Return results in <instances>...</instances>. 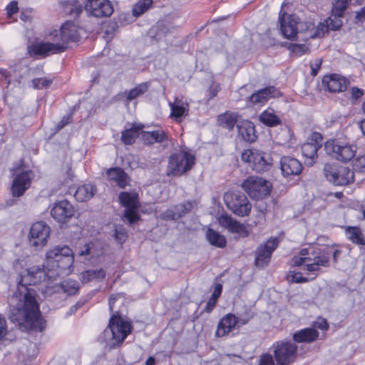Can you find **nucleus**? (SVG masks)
<instances>
[{"instance_id":"nucleus-9","label":"nucleus","mask_w":365,"mask_h":365,"mask_svg":"<svg viewBox=\"0 0 365 365\" xmlns=\"http://www.w3.org/2000/svg\"><path fill=\"white\" fill-rule=\"evenodd\" d=\"M242 160L250 163L252 170L258 173L269 170L272 165L270 154L255 149L245 150L242 154Z\"/></svg>"},{"instance_id":"nucleus-55","label":"nucleus","mask_w":365,"mask_h":365,"mask_svg":"<svg viewBox=\"0 0 365 365\" xmlns=\"http://www.w3.org/2000/svg\"><path fill=\"white\" fill-rule=\"evenodd\" d=\"M308 262H311L310 257H302L301 256H294L292 259V262L294 266H301L305 264L306 262L308 263Z\"/></svg>"},{"instance_id":"nucleus-23","label":"nucleus","mask_w":365,"mask_h":365,"mask_svg":"<svg viewBox=\"0 0 365 365\" xmlns=\"http://www.w3.org/2000/svg\"><path fill=\"white\" fill-rule=\"evenodd\" d=\"M279 21L283 36L289 40H296L297 16L284 13L282 16L279 14Z\"/></svg>"},{"instance_id":"nucleus-17","label":"nucleus","mask_w":365,"mask_h":365,"mask_svg":"<svg viewBox=\"0 0 365 365\" xmlns=\"http://www.w3.org/2000/svg\"><path fill=\"white\" fill-rule=\"evenodd\" d=\"M119 200L122 205L126 208L123 216L128 220L130 224L138 221L140 216L137 213L138 202L137 195L127 192H123L119 195Z\"/></svg>"},{"instance_id":"nucleus-35","label":"nucleus","mask_w":365,"mask_h":365,"mask_svg":"<svg viewBox=\"0 0 365 365\" xmlns=\"http://www.w3.org/2000/svg\"><path fill=\"white\" fill-rule=\"evenodd\" d=\"M259 120L267 126L274 127L280 125L282 121L275 114L273 109L268 108L264 110L259 116Z\"/></svg>"},{"instance_id":"nucleus-22","label":"nucleus","mask_w":365,"mask_h":365,"mask_svg":"<svg viewBox=\"0 0 365 365\" xmlns=\"http://www.w3.org/2000/svg\"><path fill=\"white\" fill-rule=\"evenodd\" d=\"M194 201H186L165 210L160 215L164 220H178L190 212L194 207Z\"/></svg>"},{"instance_id":"nucleus-56","label":"nucleus","mask_w":365,"mask_h":365,"mask_svg":"<svg viewBox=\"0 0 365 365\" xmlns=\"http://www.w3.org/2000/svg\"><path fill=\"white\" fill-rule=\"evenodd\" d=\"M92 244H84L79 248L78 255L81 257L91 255Z\"/></svg>"},{"instance_id":"nucleus-54","label":"nucleus","mask_w":365,"mask_h":365,"mask_svg":"<svg viewBox=\"0 0 365 365\" xmlns=\"http://www.w3.org/2000/svg\"><path fill=\"white\" fill-rule=\"evenodd\" d=\"M322 63V58H316L313 62L310 63L311 74L313 76H316L317 75L318 71L321 68Z\"/></svg>"},{"instance_id":"nucleus-3","label":"nucleus","mask_w":365,"mask_h":365,"mask_svg":"<svg viewBox=\"0 0 365 365\" xmlns=\"http://www.w3.org/2000/svg\"><path fill=\"white\" fill-rule=\"evenodd\" d=\"M125 300V296L122 293L114 294L109 299V309L112 316L108 327L112 334V344L114 346L122 344L131 331L130 322L123 317L120 309V306L124 304Z\"/></svg>"},{"instance_id":"nucleus-11","label":"nucleus","mask_w":365,"mask_h":365,"mask_svg":"<svg viewBox=\"0 0 365 365\" xmlns=\"http://www.w3.org/2000/svg\"><path fill=\"white\" fill-rule=\"evenodd\" d=\"M271 184L269 181L258 176H250L242 184L243 190L252 198H263L270 194Z\"/></svg>"},{"instance_id":"nucleus-1","label":"nucleus","mask_w":365,"mask_h":365,"mask_svg":"<svg viewBox=\"0 0 365 365\" xmlns=\"http://www.w3.org/2000/svg\"><path fill=\"white\" fill-rule=\"evenodd\" d=\"M48 277L46 270L38 266L26 269L19 276V284L24 290L19 287V290L9 299V317L21 331L36 329L41 331L45 329L46 321L41 315L36 292L27 286L40 284Z\"/></svg>"},{"instance_id":"nucleus-48","label":"nucleus","mask_w":365,"mask_h":365,"mask_svg":"<svg viewBox=\"0 0 365 365\" xmlns=\"http://www.w3.org/2000/svg\"><path fill=\"white\" fill-rule=\"evenodd\" d=\"M52 83V81L46 78H35L32 81L33 87L36 89L48 88Z\"/></svg>"},{"instance_id":"nucleus-37","label":"nucleus","mask_w":365,"mask_h":365,"mask_svg":"<svg viewBox=\"0 0 365 365\" xmlns=\"http://www.w3.org/2000/svg\"><path fill=\"white\" fill-rule=\"evenodd\" d=\"M311 256V262H314V264L324 267L329 266V256L320 249H312Z\"/></svg>"},{"instance_id":"nucleus-7","label":"nucleus","mask_w":365,"mask_h":365,"mask_svg":"<svg viewBox=\"0 0 365 365\" xmlns=\"http://www.w3.org/2000/svg\"><path fill=\"white\" fill-rule=\"evenodd\" d=\"M324 174L328 181L336 186H344L354 182V172L338 163H327Z\"/></svg>"},{"instance_id":"nucleus-40","label":"nucleus","mask_w":365,"mask_h":365,"mask_svg":"<svg viewBox=\"0 0 365 365\" xmlns=\"http://www.w3.org/2000/svg\"><path fill=\"white\" fill-rule=\"evenodd\" d=\"M347 238L353 243L363 245L365 240L360 228L357 227H347L346 229Z\"/></svg>"},{"instance_id":"nucleus-21","label":"nucleus","mask_w":365,"mask_h":365,"mask_svg":"<svg viewBox=\"0 0 365 365\" xmlns=\"http://www.w3.org/2000/svg\"><path fill=\"white\" fill-rule=\"evenodd\" d=\"M350 82L338 74L325 76L322 78V86L331 93L343 92L346 90Z\"/></svg>"},{"instance_id":"nucleus-26","label":"nucleus","mask_w":365,"mask_h":365,"mask_svg":"<svg viewBox=\"0 0 365 365\" xmlns=\"http://www.w3.org/2000/svg\"><path fill=\"white\" fill-rule=\"evenodd\" d=\"M281 95L280 91L274 86L267 87L257 91L249 98L250 103L253 105L264 104L270 98H276Z\"/></svg>"},{"instance_id":"nucleus-53","label":"nucleus","mask_w":365,"mask_h":365,"mask_svg":"<svg viewBox=\"0 0 365 365\" xmlns=\"http://www.w3.org/2000/svg\"><path fill=\"white\" fill-rule=\"evenodd\" d=\"M320 267V265L314 264V262H308V263H306L304 265L303 269L314 274L315 276L312 277V279H314L317 275V272L321 271Z\"/></svg>"},{"instance_id":"nucleus-59","label":"nucleus","mask_w":365,"mask_h":365,"mask_svg":"<svg viewBox=\"0 0 365 365\" xmlns=\"http://www.w3.org/2000/svg\"><path fill=\"white\" fill-rule=\"evenodd\" d=\"M315 327L321 330H327L329 327V325L326 319H319L315 322Z\"/></svg>"},{"instance_id":"nucleus-42","label":"nucleus","mask_w":365,"mask_h":365,"mask_svg":"<svg viewBox=\"0 0 365 365\" xmlns=\"http://www.w3.org/2000/svg\"><path fill=\"white\" fill-rule=\"evenodd\" d=\"M343 15L333 13L324 22L319 23V25H326L327 28V31L331 29L333 31L338 30L342 26V21L341 18Z\"/></svg>"},{"instance_id":"nucleus-61","label":"nucleus","mask_w":365,"mask_h":365,"mask_svg":"<svg viewBox=\"0 0 365 365\" xmlns=\"http://www.w3.org/2000/svg\"><path fill=\"white\" fill-rule=\"evenodd\" d=\"M71 122V117L70 116H64L62 120L58 123L56 126L57 130H60L62 129L65 125L68 124Z\"/></svg>"},{"instance_id":"nucleus-41","label":"nucleus","mask_w":365,"mask_h":365,"mask_svg":"<svg viewBox=\"0 0 365 365\" xmlns=\"http://www.w3.org/2000/svg\"><path fill=\"white\" fill-rule=\"evenodd\" d=\"M149 88V83L148 82L142 83L136 86L129 91H125V95L126 96L127 101H131L139 96H143Z\"/></svg>"},{"instance_id":"nucleus-28","label":"nucleus","mask_w":365,"mask_h":365,"mask_svg":"<svg viewBox=\"0 0 365 365\" xmlns=\"http://www.w3.org/2000/svg\"><path fill=\"white\" fill-rule=\"evenodd\" d=\"M141 138L146 145H153L155 143H163L168 140V135L163 130L141 131Z\"/></svg>"},{"instance_id":"nucleus-18","label":"nucleus","mask_w":365,"mask_h":365,"mask_svg":"<svg viewBox=\"0 0 365 365\" xmlns=\"http://www.w3.org/2000/svg\"><path fill=\"white\" fill-rule=\"evenodd\" d=\"M84 9L87 13L97 18L108 17L113 13V7L109 0H87Z\"/></svg>"},{"instance_id":"nucleus-60","label":"nucleus","mask_w":365,"mask_h":365,"mask_svg":"<svg viewBox=\"0 0 365 365\" xmlns=\"http://www.w3.org/2000/svg\"><path fill=\"white\" fill-rule=\"evenodd\" d=\"M7 12L9 15H11L18 11V6L17 3L16 1H11L7 6H6Z\"/></svg>"},{"instance_id":"nucleus-12","label":"nucleus","mask_w":365,"mask_h":365,"mask_svg":"<svg viewBox=\"0 0 365 365\" xmlns=\"http://www.w3.org/2000/svg\"><path fill=\"white\" fill-rule=\"evenodd\" d=\"M324 148L329 155L343 162L351 160L356 152L355 145L344 143L336 139L328 140L324 145Z\"/></svg>"},{"instance_id":"nucleus-47","label":"nucleus","mask_w":365,"mask_h":365,"mask_svg":"<svg viewBox=\"0 0 365 365\" xmlns=\"http://www.w3.org/2000/svg\"><path fill=\"white\" fill-rule=\"evenodd\" d=\"M350 0H336L333 4V13L343 15L344 11L346 9Z\"/></svg>"},{"instance_id":"nucleus-10","label":"nucleus","mask_w":365,"mask_h":365,"mask_svg":"<svg viewBox=\"0 0 365 365\" xmlns=\"http://www.w3.org/2000/svg\"><path fill=\"white\" fill-rule=\"evenodd\" d=\"M224 201L227 208L240 217L247 216L252 205L247 197L240 192H228L224 195Z\"/></svg>"},{"instance_id":"nucleus-20","label":"nucleus","mask_w":365,"mask_h":365,"mask_svg":"<svg viewBox=\"0 0 365 365\" xmlns=\"http://www.w3.org/2000/svg\"><path fill=\"white\" fill-rule=\"evenodd\" d=\"M73 205L68 200H61L55 203L51 215L58 222L64 223L74 215Z\"/></svg>"},{"instance_id":"nucleus-51","label":"nucleus","mask_w":365,"mask_h":365,"mask_svg":"<svg viewBox=\"0 0 365 365\" xmlns=\"http://www.w3.org/2000/svg\"><path fill=\"white\" fill-rule=\"evenodd\" d=\"M350 93L351 100L352 101V103L354 104L356 103L360 100V98L364 93V91L357 87H352L351 88Z\"/></svg>"},{"instance_id":"nucleus-27","label":"nucleus","mask_w":365,"mask_h":365,"mask_svg":"<svg viewBox=\"0 0 365 365\" xmlns=\"http://www.w3.org/2000/svg\"><path fill=\"white\" fill-rule=\"evenodd\" d=\"M238 136L245 142L252 143L257 139L253 123L250 120H242L237 125Z\"/></svg>"},{"instance_id":"nucleus-44","label":"nucleus","mask_w":365,"mask_h":365,"mask_svg":"<svg viewBox=\"0 0 365 365\" xmlns=\"http://www.w3.org/2000/svg\"><path fill=\"white\" fill-rule=\"evenodd\" d=\"M62 291L68 295H72L77 292L79 289L78 282L75 280L68 279L61 282Z\"/></svg>"},{"instance_id":"nucleus-57","label":"nucleus","mask_w":365,"mask_h":365,"mask_svg":"<svg viewBox=\"0 0 365 365\" xmlns=\"http://www.w3.org/2000/svg\"><path fill=\"white\" fill-rule=\"evenodd\" d=\"M293 52L302 55L307 53L309 51L308 46L304 44H294L292 45Z\"/></svg>"},{"instance_id":"nucleus-63","label":"nucleus","mask_w":365,"mask_h":365,"mask_svg":"<svg viewBox=\"0 0 365 365\" xmlns=\"http://www.w3.org/2000/svg\"><path fill=\"white\" fill-rule=\"evenodd\" d=\"M312 249H314V248L312 247V248H310V249H308V248L302 249L300 250V252H299V256H301L302 257H312L311 256V252H312Z\"/></svg>"},{"instance_id":"nucleus-34","label":"nucleus","mask_w":365,"mask_h":365,"mask_svg":"<svg viewBox=\"0 0 365 365\" xmlns=\"http://www.w3.org/2000/svg\"><path fill=\"white\" fill-rule=\"evenodd\" d=\"M96 192L92 184H85L77 188L74 197L79 202H86L93 197Z\"/></svg>"},{"instance_id":"nucleus-6","label":"nucleus","mask_w":365,"mask_h":365,"mask_svg":"<svg viewBox=\"0 0 365 365\" xmlns=\"http://www.w3.org/2000/svg\"><path fill=\"white\" fill-rule=\"evenodd\" d=\"M195 164V157L190 153L180 150L172 154L167 166L168 176H180L190 170Z\"/></svg>"},{"instance_id":"nucleus-15","label":"nucleus","mask_w":365,"mask_h":365,"mask_svg":"<svg viewBox=\"0 0 365 365\" xmlns=\"http://www.w3.org/2000/svg\"><path fill=\"white\" fill-rule=\"evenodd\" d=\"M277 238L271 237L264 244L260 245L255 252V265L259 268L267 267L271 259L272 252L278 246Z\"/></svg>"},{"instance_id":"nucleus-8","label":"nucleus","mask_w":365,"mask_h":365,"mask_svg":"<svg viewBox=\"0 0 365 365\" xmlns=\"http://www.w3.org/2000/svg\"><path fill=\"white\" fill-rule=\"evenodd\" d=\"M252 317L253 315L247 312L244 314L237 313V315L231 313L227 314L219 322L215 335L218 337H222L233 331L235 328L239 329L240 327L247 324Z\"/></svg>"},{"instance_id":"nucleus-4","label":"nucleus","mask_w":365,"mask_h":365,"mask_svg":"<svg viewBox=\"0 0 365 365\" xmlns=\"http://www.w3.org/2000/svg\"><path fill=\"white\" fill-rule=\"evenodd\" d=\"M73 262V252L67 245L56 246L48 251L46 255L45 263L49 269L58 268L70 271Z\"/></svg>"},{"instance_id":"nucleus-16","label":"nucleus","mask_w":365,"mask_h":365,"mask_svg":"<svg viewBox=\"0 0 365 365\" xmlns=\"http://www.w3.org/2000/svg\"><path fill=\"white\" fill-rule=\"evenodd\" d=\"M31 173V170L22 171L21 168L14 170V175L15 178L11 188L14 197H19L22 196L30 187Z\"/></svg>"},{"instance_id":"nucleus-25","label":"nucleus","mask_w":365,"mask_h":365,"mask_svg":"<svg viewBox=\"0 0 365 365\" xmlns=\"http://www.w3.org/2000/svg\"><path fill=\"white\" fill-rule=\"evenodd\" d=\"M220 225L232 232L241 235L242 237L248 235L245 226L232 218L227 214H222L218 217Z\"/></svg>"},{"instance_id":"nucleus-33","label":"nucleus","mask_w":365,"mask_h":365,"mask_svg":"<svg viewBox=\"0 0 365 365\" xmlns=\"http://www.w3.org/2000/svg\"><path fill=\"white\" fill-rule=\"evenodd\" d=\"M63 11L73 17H78L83 11V6L78 0H66L61 2Z\"/></svg>"},{"instance_id":"nucleus-64","label":"nucleus","mask_w":365,"mask_h":365,"mask_svg":"<svg viewBox=\"0 0 365 365\" xmlns=\"http://www.w3.org/2000/svg\"><path fill=\"white\" fill-rule=\"evenodd\" d=\"M359 125L362 133L365 135V119L361 120L359 123Z\"/></svg>"},{"instance_id":"nucleus-31","label":"nucleus","mask_w":365,"mask_h":365,"mask_svg":"<svg viewBox=\"0 0 365 365\" xmlns=\"http://www.w3.org/2000/svg\"><path fill=\"white\" fill-rule=\"evenodd\" d=\"M239 117L240 115L237 113L227 111L218 115L217 123L222 128L231 130L236 124L237 125V123H240L238 121Z\"/></svg>"},{"instance_id":"nucleus-50","label":"nucleus","mask_w":365,"mask_h":365,"mask_svg":"<svg viewBox=\"0 0 365 365\" xmlns=\"http://www.w3.org/2000/svg\"><path fill=\"white\" fill-rule=\"evenodd\" d=\"M276 361L273 355L263 354L260 355L258 365H275Z\"/></svg>"},{"instance_id":"nucleus-5","label":"nucleus","mask_w":365,"mask_h":365,"mask_svg":"<svg viewBox=\"0 0 365 365\" xmlns=\"http://www.w3.org/2000/svg\"><path fill=\"white\" fill-rule=\"evenodd\" d=\"M276 361V365H290L297 358V345L292 341L281 340L274 343L270 348Z\"/></svg>"},{"instance_id":"nucleus-49","label":"nucleus","mask_w":365,"mask_h":365,"mask_svg":"<svg viewBox=\"0 0 365 365\" xmlns=\"http://www.w3.org/2000/svg\"><path fill=\"white\" fill-rule=\"evenodd\" d=\"M354 169L359 173H365V155L356 158L353 163Z\"/></svg>"},{"instance_id":"nucleus-14","label":"nucleus","mask_w":365,"mask_h":365,"mask_svg":"<svg viewBox=\"0 0 365 365\" xmlns=\"http://www.w3.org/2000/svg\"><path fill=\"white\" fill-rule=\"evenodd\" d=\"M327 33L326 25H318L315 26L311 21H300L297 17V26L296 27V40L299 38L298 35H304L302 39L321 38Z\"/></svg>"},{"instance_id":"nucleus-13","label":"nucleus","mask_w":365,"mask_h":365,"mask_svg":"<svg viewBox=\"0 0 365 365\" xmlns=\"http://www.w3.org/2000/svg\"><path fill=\"white\" fill-rule=\"evenodd\" d=\"M50 235V227L45 222L40 221L34 223L30 229L29 242L36 249L44 247Z\"/></svg>"},{"instance_id":"nucleus-45","label":"nucleus","mask_w":365,"mask_h":365,"mask_svg":"<svg viewBox=\"0 0 365 365\" xmlns=\"http://www.w3.org/2000/svg\"><path fill=\"white\" fill-rule=\"evenodd\" d=\"M153 0H140L133 8V15L140 16L145 13L152 5Z\"/></svg>"},{"instance_id":"nucleus-43","label":"nucleus","mask_w":365,"mask_h":365,"mask_svg":"<svg viewBox=\"0 0 365 365\" xmlns=\"http://www.w3.org/2000/svg\"><path fill=\"white\" fill-rule=\"evenodd\" d=\"M222 291V285L221 284H217L215 287L214 291L208 299L206 307L205 308V311L207 313H210L213 309L215 308L217 299L221 295Z\"/></svg>"},{"instance_id":"nucleus-62","label":"nucleus","mask_w":365,"mask_h":365,"mask_svg":"<svg viewBox=\"0 0 365 365\" xmlns=\"http://www.w3.org/2000/svg\"><path fill=\"white\" fill-rule=\"evenodd\" d=\"M356 19L359 21H363L365 19V7L361 8L359 11L356 12Z\"/></svg>"},{"instance_id":"nucleus-2","label":"nucleus","mask_w":365,"mask_h":365,"mask_svg":"<svg viewBox=\"0 0 365 365\" xmlns=\"http://www.w3.org/2000/svg\"><path fill=\"white\" fill-rule=\"evenodd\" d=\"M53 42H45L37 44L34 51L37 55L48 56L60 53L68 48L71 42H76L79 39L77 26L72 21L65 22L58 30H54L49 34Z\"/></svg>"},{"instance_id":"nucleus-30","label":"nucleus","mask_w":365,"mask_h":365,"mask_svg":"<svg viewBox=\"0 0 365 365\" xmlns=\"http://www.w3.org/2000/svg\"><path fill=\"white\" fill-rule=\"evenodd\" d=\"M106 175L110 180L116 182L120 188H124L128 182V176L120 168H113L106 171Z\"/></svg>"},{"instance_id":"nucleus-24","label":"nucleus","mask_w":365,"mask_h":365,"mask_svg":"<svg viewBox=\"0 0 365 365\" xmlns=\"http://www.w3.org/2000/svg\"><path fill=\"white\" fill-rule=\"evenodd\" d=\"M280 169L284 176L297 175L302 171L303 166L297 159L283 156L280 160Z\"/></svg>"},{"instance_id":"nucleus-32","label":"nucleus","mask_w":365,"mask_h":365,"mask_svg":"<svg viewBox=\"0 0 365 365\" xmlns=\"http://www.w3.org/2000/svg\"><path fill=\"white\" fill-rule=\"evenodd\" d=\"M171 108V116L180 122L182 117L187 115L189 110L188 103L183 102L181 100L175 99L173 103H170Z\"/></svg>"},{"instance_id":"nucleus-19","label":"nucleus","mask_w":365,"mask_h":365,"mask_svg":"<svg viewBox=\"0 0 365 365\" xmlns=\"http://www.w3.org/2000/svg\"><path fill=\"white\" fill-rule=\"evenodd\" d=\"M322 140L321 134L314 133L312 135L314 141L304 143L302 146V155L307 159L305 163L309 166H312L317 158V151L322 147Z\"/></svg>"},{"instance_id":"nucleus-46","label":"nucleus","mask_w":365,"mask_h":365,"mask_svg":"<svg viewBox=\"0 0 365 365\" xmlns=\"http://www.w3.org/2000/svg\"><path fill=\"white\" fill-rule=\"evenodd\" d=\"M114 237L120 244L125 242L128 237L126 229L123 225H116L114 229Z\"/></svg>"},{"instance_id":"nucleus-52","label":"nucleus","mask_w":365,"mask_h":365,"mask_svg":"<svg viewBox=\"0 0 365 365\" xmlns=\"http://www.w3.org/2000/svg\"><path fill=\"white\" fill-rule=\"evenodd\" d=\"M287 279L289 282L294 283H304L308 282V279L303 277L300 272H290V274L287 277Z\"/></svg>"},{"instance_id":"nucleus-38","label":"nucleus","mask_w":365,"mask_h":365,"mask_svg":"<svg viewBox=\"0 0 365 365\" xmlns=\"http://www.w3.org/2000/svg\"><path fill=\"white\" fill-rule=\"evenodd\" d=\"M81 281L83 283H88L93 280L103 279L106 277V272L103 269H88L83 272L81 274Z\"/></svg>"},{"instance_id":"nucleus-36","label":"nucleus","mask_w":365,"mask_h":365,"mask_svg":"<svg viewBox=\"0 0 365 365\" xmlns=\"http://www.w3.org/2000/svg\"><path fill=\"white\" fill-rule=\"evenodd\" d=\"M142 126H132L122 132L121 140L125 145H132L135 139L141 135Z\"/></svg>"},{"instance_id":"nucleus-39","label":"nucleus","mask_w":365,"mask_h":365,"mask_svg":"<svg viewBox=\"0 0 365 365\" xmlns=\"http://www.w3.org/2000/svg\"><path fill=\"white\" fill-rule=\"evenodd\" d=\"M206 237L208 242L213 246L220 248H223L226 246V238L219 232L212 229L207 230Z\"/></svg>"},{"instance_id":"nucleus-29","label":"nucleus","mask_w":365,"mask_h":365,"mask_svg":"<svg viewBox=\"0 0 365 365\" xmlns=\"http://www.w3.org/2000/svg\"><path fill=\"white\" fill-rule=\"evenodd\" d=\"M319 337V332L314 328L301 329L293 334L294 342L311 343Z\"/></svg>"},{"instance_id":"nucleus-58","label":"nucleus","mask_w":365,"mask_h":365,"mask_svg":"<svg viewBox=\"0 0 365 365\" xmlns=\"http://www.w3.org/2000/svg\"><path fill=\"white\" fill-rule=\"evenodd\" d=\"M6 319L0 314V340L6 335Z\"/></svg>"}]
</instances>
